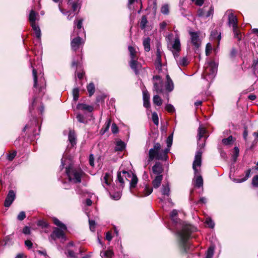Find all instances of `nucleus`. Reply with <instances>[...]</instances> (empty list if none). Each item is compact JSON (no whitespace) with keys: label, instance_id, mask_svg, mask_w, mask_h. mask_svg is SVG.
I'll list each match as a JSON object with an SVG mask.
<instances>
[{"label":"nucleus","instance_id":"nucleus-1","mask_svg":"<svg viewBox=\"0 0 258 258\" xmlns=\"http://www.w3.org/2000/svg\"><path fill=\"white\" fill-rule=\"evenodd\" d=\"M176 33L175 36L172 33H169L166 37L167 42V47L170 50L176 60L178 67H185L189 62L187 57H179V53L181 51V43L179 39V35L177 30L174 31Z\"/></svg>","mask_w":258,"mask_h":258},{"label":"nucleus","instance_id":"nucleus-2","mask_svg":"<svg viewBox=\"0 0 258 258\" xmlns=\"http://www.w3.org/2000/svg\"><path fill=\"white\" fill-rule=\"evenodd\" d=\"M166 78V81L164 85L160 76H155L153 77V90L155 91L157 93L163 94L167 93L168 94L174 89V84L169 75H167Z\"/></svg>","mask_w":258,"mask_h":258},{"label":"nucleus","instance_id":"nucleus-3","mask_svg":"<svg viewBox=\"0 0 258 258\" xmlns=\"http://www.w3.org/2000/svg\"><path fill=\"white\" fill-rule=\"evenodd\" d=\"M205 143H202L200 149L198 150L195 156V160L192 163V168L195 172V175L197 176L195 179V185L198 187H202L203 185V180L201 175H199V172L197 167H200L202 164V155L203 151L202 148H204Z\"/></svg>","mask_w":258,"mask_h":258},{"label":"nucleus","instance_id":"nucleus-4","mask_svg":"<svg viewBox=\"0 0 258 258\" xmlns=\"http://www.w3.org/2000/svg\"><path fill=\"white\" fill-rule=\"evenodd\" d=\"M161 147V145L159 143H156L154 144L153 148L150 149L149 152L150 161H152L154 159L162 160H167L169 149H165L164 150L160 151Z\"/></svg>","mask_w":258,"mask_h":258},{"label":"nucleus","instance_id":"nucleus-5","mask_svg":"<svg viewBox=\"0 0 258 258\" xmlns=\"http://www.w3.org/2000/svg\"><path fill=\"white\" fill-rule=\"evenodd\" d=\"M66 173L70 181L74 183H80L83 172L80 168H75L70 165L66 168Z\"/></svg>","mask_w":258,"mask_h":258},{"label":"nucleus","instance_id":"nucleus-6","mask_svg":"<svg viewBox=\"0 0 258 258\" xmlns=\"http://www.w3.org/2000/svg\"><path fill=\"white\" fill-rule=\"evenodd\" d=\"M205 65L203 74V78L207 80L208 79H213L215 76L217 71V65L213 61L208 62Z\"/></svg>","mask_w":258,"mask_h":258},{"label":"nucleus","instance_id":"nucleus-7","mask_svg":"<svg viewBox=\"0 0 258 258\" xmlns=\"http://www.w3.org/2000/svg\"><path fill=\"white\" fill-rule=\"evenodd\" d=\"M227 13L228 14V25L229 26L232 27L234 37L239 41L241 38V35L237 28V18L230 11H227Z\"/></svg>","mask_w":258,"mask_h":258},{"label":"nucleus","instance_id":"nucleus-8","mask_svg":"<svg viewBox=\"0 0 258 258\" xmlns=\"http://www.w3.org/2000/svg\"><path fill=\"white\" fill-rule=\"evenodd\" d=\"M190 233V228L188 226H185L183 230L178 232V236L180 239L181 244L185 251H186L188 248L187 241L189 237Z\"/></svg>","mask_w":258,"mask_h":258},{"label":"nucleus","instance_id":"nucleus-9","mask_svg":"<svg viewBox=\"0 0 258 258\" xmlns=\"http://www.w3.org/2000/svg\"><path fill=\"white\" fill-rule=\"evenodd\" d=\"M189 34L191 37V41L192 45L196 48H199L201 45V40L199 38V34L196 32H190Z\"/></svg>","mask_w":258,"mask_h":258},{"label":"nucleus","instance_id":"nucleus-10","mask_svg":"<svg viewBox=\"0 0 258 258\" xmlns=\"http://www.w3.org/2000/svg\"><path fill=\"white\" fill-rule=\"evenodd\" d=\"M63 230L59 229L58 228H55L52 234L50 235V238L52 239L55 240L56 238H61L62 240H65L66 238L64 236Z\"/></svg>","mask_w":258,"mask_h":258},{"label":"nucleus","instance_id":"nucleus-11","mask_svg":"<svg viewBox=\"0 0 258 258\" xmlns=\"http://www.w3.org/2000/svg\"><path fill=\"white\" fill-rule=\"evenodd\" d=\"M213 14V9L211 7L209 10L204 7L203 9H200L198 11V15L199 17L208 18Z\"/></svg>","mask_w":258,"mask_h":258},{"label":"nucleus","instance_id":"nucleus-12","mask_svg":"<svg viewBox=\"0 0 258 258\" xmlns=\"http://www.w3.org/2000/svg\"><path fill=\"white\" fill-rule=\"evenodd\" d=\"M16 198V194L13 190H10L5 201V206L9 207L12 204Z\"/></svg>","mask_w":258,"mask_h":258},{"label":"nucleus","instance_id":"nucleus-13","mask_svg":"<svg viewBox=\"0 0 258 258\" xmlns=\"http://www.w3.org/2000/svg\"><path fill=\"white\" fill-rule=\"evenodd\" d=\"M76 118L79 122L85 123L92 119L93 116L92 114H77Z\"/></svg>","mask_w":258,"mask_h":258},{"label":"nucleus","instance_id":"nucleus-14","mask_svg":"<svg viewBox=\"0 0 258 258\" xmlns=\"http://www.w3.org/2000/svg\"><path fill=\"white\" fill-rule=\"evenodd\" d=\"M77 109L82 111H87L91 112L95 110L93 105H89L84 103H79L76 107Z\"/></svg>","mask_w":258,"mask_h":258},{"label":"nucleus","instance_id":"nucleus-15","mask_svg":"<svg viewBox=\"0 0 258 258\" xmlns=\"http://www.w3.org/2000/svg\"><path fill=\"white\" fill-rule=\"evenodd\" d=\"M83 43L82 41V39L80 38V36H77V37L74 38L71 42V47L72 48L76 51L78 49H79L80 45Z\"/></svg>","mask_w":258,"mask_h":258},{"label":"nucleus","instance_id":"nucleus-16","mask_svg":"<svg viewBox=\"0 0 258 258\" xmlns=\"http://www.w3.org/2000/svg\"><path fill=\"white\" fill-rule=\"evenodd\" d=\"M142 91L144 106L146 108L149 107L150 106V94L145 88H144Z\"/></svg>","mask_w":258,"mask_h":258},{"label":"nucleus","instance_id":"nucleus-17","mask_svg":"<svg viewBox=\"0 0 258 258\" xmlns=\"http://www.w3.org/2000/svg\"><path fill=\"white\" fill-rule=\"evenodd\" d=\"M152 171L156 176L162 175L161 174L163 171V168L162 164L159 162H156L152 167Z\"/></svg>","mask_w":258,"mask_h":258},{"label":"nucleus","instance_id":"nucleus-18","mask_svg":"<svg viewBox=\"0 0 258 258\" xmlns=\"http://www.w3.org/2000/svg\"><path fill=\"white\" fill-rule=\"evenodd\" d=\"M112 180V174L111 172L106 173L102 179V185L105 187L106 186H108L110 181Z\"/></svg>","mask_w":258,"mask_h":258},{"label":"nucleus","instance_id":"nucleus-19","mask_svg":"<svg viewBox=\"0 0 258 258\" xmlns=\"http://www.w3.org/2000/svg\"><path fill=\"white\" fill-rule=\"evenodd\" d=\"M153 191V189L151 187L148 185H146L145 188L142 191H140L139 197H144L150 195Z\"/></svg>","mask_w":258,"mask_h":258},{"label":"nucleus","instance_id":"nucleus-20","mask_svg":"<svg viewBox=\"0 0 258 258\" xmlns=\"http://www.w3.org/2000/svg\"><path fill=\"white\" fill-rule=\"evenodd\" d=\"M162 179H163V175H156L152 181V184H153V187L155 188H158L161 185V181H162Z\"/></svg>","mask_w":258,"mask_h":258},{"label":"nucleus","instance_id":"nucleus-21","mask_svg":"<svg viewBox=\"0 0 258 258\" xmlns=\"http://www.w3.org/2000/svg\"><path fill=\"white\" fill-rule=\"evenodd\" d=\"M38 14L33 10H31L29 16V20L31 23V25L33 24H36L35 22L38 20Z\"/></svg>","mask_w":258,"mask_h":258},{"label":"nucleus","instance_id":"nucleus-22","mask_svg":"<svg viewBox=\"0 0 258 258\" xmlns=\"http://www.w3.org/2000/svg\"><path fill=\"white\" fill-rule=\"evenodd\" d=\"M130 66L132 69H133L135 73L137 74L138 73V68L141 67L140 64L136 60V59L132 58L130 63Z\"/></svg>","mask_w":258,"mask_h":258},{"label":"nucleus","instance_id":"nucleus-23","mask_svg":"<svg viewBox=\"0 0 258 258\" xmlns=\"http://www.w3.org/2000/svg\"><path fill=\"white\" fill-rule=\"evenodd\" d=\"M69 140L72 146L76 144V137L74 131L70 130L69 134Z\"/></svg>","mask_w":258,"mask_h":258},{"label":"nucleus","instance_id":"nucleus-24","mask_svg":"<svg viewBox=\"0 0 258 258\" xmlns=\"http://www.w3.org/2000/svg\"><path fill=\"white\" fill-rule=\"evenodd\" d=\"M105 98V96L103 94L99 95L96 97L95 105H93L95 109H96V108H97L99 106L100 104H102L103 102H104Z\"/></svg>","mask_w":258,"mask_h":258},{"label":"nucleus","instance_id":"nucleus-25","mask_svg":"<svg viewBox=\"0 0 258 258\" xmlns=\"http://www.w3.org/2000/svg\"><path fill=\"white\" fill-rule=\"evenodd\" d=\"M125 148V144L121 141H117L116 142L115 147L114 150L116 151H122Z\"/></svg>","mask_w":258,"mask_h":258},{"label":"nucleus","instance_id":"nucleus-26","mask_svg":"<svg viewBox=\"0 0 258 258\" xmlns=\"http://www.w3.org/2000/svg\"><path fill=\"white\" fill-rule=\"evenodd\" d=\"M234 139L232 136H230L227 138L223 139L222 140V143L225 146H230L233 144Z\"/></svg>","mask_w":258,"mask_h":258},{"label":"nucleus","instance_id":"nucleus-27","mask_svg":"<svg viewBox=\"0 0 258 258\" xmlns=\"http://www.w3.org/2000/svg\"><path fill=\"white\" fill-rule=\"evenodd\" d=\"M250 173V170L248 169L246 171L245 176L244 177H243L241 179L234 178V179H233V181L236 183H240V182H244V181H246L248 179V178L249 177Z\"/></svg>","mask_w":258,"mask_h":258},{"label":"nucleus","instance_id":"nucleus-28","mask_svg":"<svg viewBox=\"0 0 258 258\" xmlns=\"http://www.w3.org/2000/svg\"><path fill=\"white\" fill-rule=\"evenodd\" d=\"M113 255V252L110 249L101 251L100 253V255L102 258H111Z\"/></svg>","mask_w":258,"mask_h":258},{"label":"nucleus","instance_id":"nucleus-29","mask_svg":"<svg viewBox=\"0 0 258 258\" xmlns=\"http://www.w3.org/2000/svg\"><path fill=\"white\" fill-rule=\"evenodd\" d=\"M161 192L163 195L169 196L170 194V187L168 183L163 184L161 188Z\"/></svg>","mask_w":258,"mask_h":258},{"label":"nucleus","instance_id":"nucleus-30","mask_svg":"<svg viewBox=\"0 0 258 258\" xmlns=\"http://www.w3.org/2000/svg\"><path fill=\"white\" fill-rule=\"evenodd\" d=\"M150 38L147 37L143 40V45L146 51H149L150 50Z\"/></svg>","mask_w":258,"mask_h":258},{"label":"nucleus","instance_id":"nucleus-31","mask_svg":"<svg viewBox=\"0 0 258 258\" xmlns=\"http://www.w3.org/2000/svg\"><path fill=\"white\" fill-rule=\"evenodd\" d=\"M31 26L35 32L36 37L38 39H40L41 31L39 27L36 24H33Z\"/></svg>","mask_w":258,"mask_h":258},{"label":"nucleus","instance_id":"nucleus-32","mask_svg":"<svg viewBox=\"0 0 258 258\" xmlns=\"http://www.w3.org/2000/svg\"><path fill=\"white\" fill-rule=\"evenodd\" d=\"M214 245L210 246L207 251L206 258H212L214 254Z\"/></svg>","mask_w":258,"mask_h":258},{"label":"nucleus","instance_id":"nucleus-33","mask_svg":"<svg viewBox=\"0 0 258 258\" xmlns=\"http://www.w3.org/2000/svg\"><path fill=\"white\" fill-rule=\"evenodd\" d=\"M87 91L89 93V96L93 95L95 92V86L93 83H89L87 86Z\"/></svg>","mask_w":258,"mask_h":258},{"label":"nucleus","instance_id":"nucleus-34","mask_svg":"<svg viewBox=\"0 0 258 258\" xmlns=\"http://www.w3.org/2000/svg\"><path fill=\"white\" fill-rule=\"evenodd\" d=\"M156 69L159 71L161 70L162 64H161V57L160 54L158 52L157 54V58L156 60Z\"/></svg>","mask_w":258,"mask_h":258},{"label":"nucleus","instance_id":"nucleus-35","mask_svg":"<svg viewBox=\"0 0 258 258\" xmlns=\"http://www.w3.org/2000/svg\"><path fill=\"white\" fill-rule=\"evenodd\" d=\"M53 222L57 226H58L62 230H66L67 227L66 226L63 224L61 221H60L58 219L54 218H53Z\"/></svg>","mask_w":258,"mask_h":258},{"label":"nucleus","instance_id":"nucleus-36","mask_svg":"<svg viewBox=\"0 0 258 258\" xmlns=\"http://www.w3.org/2000/svg\"><path fill=\"white\" fill-rule=\"evenodd\" d=\"M211 36L213 39H217L218 43L221 39V33H219L217 31L214 30L212 31Z\"/></svg>","mask_w":258,"mask_h":258},{"label":"nucleus","instance_id":"nucleus-37","mask_svg":"<svg viewBox=\"0 0 258 258\" xmlns=\"http://www.w3.org/2000/svg\"><path fill=\"white\" fill-rule=\"evenodd\" d=\"M153 101L155 105L158 106H160L162 104V100L158 95H155L154 96Z\"/></svg>","mask_w":258,"mask_h":258},{"label":"nucleus","instance_id":"nucleus-38","mask_svg":"<svg viewBox=\"0 0 258 258\" xmlns=\"http://www.w3.org/2000/svg\"><path fill=\"white\" fill-rule=\"evenodd\" d=\"M148 23L147 18L145 16H143L142 17L141 22H140V27L142 29H145L147 24Z\"/></svg>","mask_w":258,"mask_h":258},{"label":"nucleus","instance_id":"nucleus-39","mask_svg":"<svg viewBox=\"0 0 258 258\" xmlns=\"http://www.w3.org/2000/svg\"><path fill=\"white\" fill-rule=\"evenodd\" d=\"M161 12L164 15H168L169 13V7L168 5L164 4L161 8Z\"/></svg>","mask_w":258,"mask_h":258},{"label":"nucleus","instance_id":"nucleus-40","mask_svg":"<svg viewBox=\"0 0 258 258\" xmlns=\"http://www.w3.org/2000/svg\"><path fill=\"white\" fill-rule=\"evenodd\" d=\"M206 133V130L204 127L200 126L198 129V137L199 140H200L202 137L204 136V134Z\"/></svg>","mask_w":258,"mask_h":258},{"label":"nucleus","instance_id":"nucleus-41","mask_svg":"<svg viewBox=\"0 0 258 258\" xmlns=\"http://www.w3.org/2000/svg\"><path fill=\"white\" fill-rule=\"evenodd\" d=\"M128 51L130 52V56H131V59L133 58V59H136V50L135 49V48L131 46H128Z\"/></svg>","mask_w":258,"mask_h":258},{"label":"nucleus","instance_id":"nucleus-42","mask_svg":"<svg viewBox=\"0 0 258 258\" xmlns=\"http://www.w3.org/2000/svg\"><path fill=\"white\" fill-rule=\"evenodd\" d=\"M173 141V134L168 136L166 140V143L167 148L166 149H169V151H170V147L172 146Z\"/></svg>","mask_w":258,"mask_h":258},{"label":"nucleus","instance_id":"nucleus-43","mask_svg":"<svg viewBox=\"0 0 258 258\" xmlns=\"http://www.w3.org/2000/svg\"><path fill=\"white\" fill-rule=\"evenodd\" d=\"M73 99L75 101L78 100L79 95V89L78 88H74L73 90Z\"/></svg>","mask_w":258,"mask_h":258},{"label":"nucleus","instance_id":"nucleus-44","mask_svg":"<svg viewBox=\"0 0 258 258\" xmlns=\"http://www.w3.org/2000/svg\"><path fill=\"white\" fill-rule=\"evenodd\" d=\"M239 150L237 147H235L234 148V152L233 154L232 155V158L234 162H235L237 160V158L239 155Z\"/></svg>","mask_w":258,"mask_h":258},{"label":"nucleus","instance_id":"nucleus-45","mask_svg":"<svg viewBox=\"0 0 258 258\" xmlns=\"http://www.w3.org/2000/svg\"><path fill=\"white\" fill-rule=\"evenodd\" d=\"M66 254L68 258H77V254L72 250L68 249Z\"/></svg>","mask_w":258,"mask_h":258},{"label":"nucleus","instance_id":"nucleus-46","mask_svg":"<svg viewBox=\"0 0 258 258\" xmlns=\"http://www.w3.org/2000/svg\"><path fill=\"white\" fill-rule=\"evenodd\" d=\"M138 178L137 177L134 175V174H133L132 175V180H131V186L132 187H135L136 185V184H137V182H138Z\"/></svg>","mask_w":258,"mask_h":258},{"label":"nucleus","instance_id":"nucleus-47","mask_svg":"<svg viewBox=\"0 0 258 258\" xmlns=\"http://www.w3.org/2000/svg\"><path fill=\"white\" fill-rule=\"evenodd\" d=\"M177 214H178V212L176 210H173L171 212L170 216L171 217V219L175 222H177V218H176Z\"/></svg>","mask_w":258,"mask_h":258},{"label":"nucleus","instance_id":"nucleus-48","mask_svg":"<svg viewBox=\"0 0 258 258\" xmlns=\"http://www.w3.org/2000/svg\"><path fill=\"white\" fill-rule=\"evenodd\" d=\"M33 76L34 78V87L37 88V71L36 69H33Z\"/></svg>","mask_w":258,"mask_h":258},{"label":"nucleus","instance_id":"nucleus-49","mask_svg":"<svg viewBox=\"0 0 258 258\" xmlns=\"http://www.w3.org/2000/svg\"><path fill=\"white\" fill-rule=\"evenodd\" d=\"M205 223L208 225L209 227L211 228H213L214 227L215 224L211 218H206Z\"/></svg>","mask_w":258,"mask_h":258},{"label":"nucleus","instance_id":"nucleus-50","mask_svg":"<svg viewBox=\"0 0 258 258\" xmlns=\"http://www.w3.org/2000/svg\"><path fill=\"white\" fill-rule=\"evenodd\" d=\"M152 119L155 124L158 125L159 124V117L158 114H152Z\"/></svg>","mask_w":258,"mask_h":258},{"label":"nucleus","instance_id":"nucleus-51","mask_svg":"<svg viewBox=\"0 0 258 258\" xmlns=\"http://www.w3.org/2000/svg\"><path fill=\"white\" fill-rule=\"evenodd\" d=\"M165 108L166 110L169 112L175 111V108L174 106L170 104H167L165 107Z\"/></svg>","mask_w":258,"mask_h":258},{"label":"nucleus","instance_id":"nucleus-52","mask_svg":"<svg viewBox=\"0 0 258 258\" xmlns=\"http://www.w3.org/2000/svg\"><path fill=\"white\" fill-rule=\"evenodd\" d=\"M212 48V45L208 43L206 45V54L207 55H209Z\"/></svg>","mask_w":258,"mask_h":258},{"label":"nucleus","instance_id":"nucleus-53","mask_svg":"<svg viewBox=\"0 0 258 258\" xmlns=\"http://www.w3.org/2000/svg\"><path fill=\"white\" fill-rule=\"evenodd\" d=\"M252 184L253 186H258V175L254 176L252 180Z\"/></svg>","mask_w":258,"mask_h":258},{"label":"nucleus","instance_id":"nucleus-54","mask_svg":"<svg viewBox=\"0 0 258 258\" xmlns=\"http://www.w3.org/2000/svg\"><path fill=\"white\" fill-rule=\"evenodd\" d=\"M83 21V20L81 19L79 20L77 22H75V24L78 29H81L82 28Z\"/></svg>","mask_w":258,"mask_h":258},{"label":"nucleus","instance_id":"nucleus-55","mask_svg":"<svg viewBox=\"0 0 258 258\" xmlns=\"http://www.w3.org/2000/svg\"><path fill=\"white\" fill-rule=\"evenodd\" d=\"M16 155H17V152L16 151H14L13 153H10L8 155L7 158L9 161H12L14 159V158L15 157Z\"/></svg>","mask_w":258,"mask_h":258},{"label":"nucleus","instance_id":"nucleus-56","mask_svg":"<svg viewBox=\"0 0 258 258\" xmlns=\"http://www.w3.org/2000/svg\"><path fill=\"white\" fill-rule=\"evenodd\" d=\"M69 4H72V8L74 12H76L78 8H80L79 6V4L77 3H71L70 2L68 3Z\"/></svg>","mask_w":258,"mask_h":258},{"label":"nucleus","instance_id":"nucleus-57","mask_svg":"<svg viewBox=\"0 0 258 258\" xmlns=\"http://www.w3.org/2000/svg\"><path fill=\"white\" fill-rule=\"evenodd\" d=\"M26 217L25 213L23 211L21 212L18 215L17 218L18 220L22 221Z\"/></svg>","mask_w":258,"mask_h":258},{"label":"nucleus","instance_id":"nucleus-58","mask_svg":"<svg viewBox=\"0 0 258 258\" xmlns=\"http://www.w3.org/2000/svg\"><path fill=\"white\" fill-rule=\"evenodd\" d=\"M111 197L112 199L115 200H118L120 198L121 194L120 192H117L114 194V195H111Z\"/></svg>","mask_w":258,"mask_h":258},{"label":"nucleus","instance_id":"nucleus-59","mask_svg":"<svg viewBox=\"0 0 258 258\" xmlns=\"http://www.w3.org/2000/svg\"><path fill=\"white\" fill-rule=\"evenodd\" d=\"M111 131L113 134H116L118 132V127L115 123H113L112 125Z\"/></svg>","mask_w":258,"mask_h":258},{"label":"nucleus","instance_id":"nucleus-60","mask_svg":"<svg viewBox=\"0 0 258 258\" xmlns=\"http://www.w3.org/2000/svg\"><path fill=\"white\" fill-rule=\"evenodd\" d=\"M94 158L93 154H90L89 156V164L91 166H94Z\"/></svg>","mask_w":258,"mask_h":258},{"label":"nucleus","instance_id":"nucleus-61","mask_svg":"<svg viewBox=\"0 0 258 258\" xmlns=\"http://www.w3.org/2000/svg\"><path fill=\"white\" fill-rule=\"evenodd\" d=\"M23 232L25 234H30L31 230H30V227H28V226H25L24 228V229H23Z\"/></svg>","mask_w":258,"mask_h":258},{"label":"nucleus","instance_id":"nucleus-62","mask_svg":"<svg viewBox=\"0 0 258 258\" xmlns=\"http://www.w3.org/2000/svg\"><path fill=\"white\" fill-rule=\"evenodd\" d=\"M90 228L92 231H93L95 228V223L93 220H89Z\"/></svg>","mask_w":258,"mask_h":258},{"label":"nucleus","instance_id":"nucleus-63","mask_svg":"<svg viewBox=\"0 0 258 258\" xmlns=\"http://www.w3.org/2000/svg\"><path fill=\"white\" fill-rule=\"evenodd\" d=\"M117 180L121 184H123L124 183L123 179L121 175V172H118L117 174Z\"/></svg>","mask_w":258,"mask_h":258},{"label":"nucleus","instance_id":"nucleus-64","mask_svg":"<svg viewBox=\"0 0 258 258\" xmlns=\"http://www.w3.org/2000/svg\"><path fill=\"white\" fill-rule=\"evenodd\" d=\"M38 225L43 227H46L48 226V224L46 222L43 221H38Z\"/></svg>","mask_w":258,"mask_h":258}]
</instances>
